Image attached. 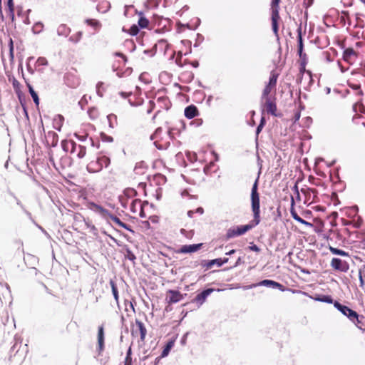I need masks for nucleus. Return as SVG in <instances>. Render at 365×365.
I'll return each instance as SVG.
<instances>
[{"label": "nucleus", "mask_w": 365, "mask_h": 365, "mask_svg": "<svg viewBox=\"0 0 365 365\" xmlns=\"http://www.w3.org/2000/svg\"><path fill=\"white\" fill-rule=\"evenodd\" d=\"M139 26L133 24L129 29V34L132 36H136L139 32Z\"/></svg>", "instance_id": "37998d69"}, {"label": "nucleus", "mask_w": 365, "mask_h": 365, "mask_svg": "<svg viewBox=\"0 0 365 365\" xmlns=\"http://www.w3.org/2000/svg\"><path fill=\"white\" fill-rule=\"evenodd\" d=\"M139 170H140V168L135 167V169H134L135 174H139V172H138Z\"/></svg>", "instance_id": "338daca9"}, {"label": "nucleus", "mask_w": 365, "mask_h": 365, "mask_svg": "<svg viewBox=\"0 0 365 365\" xmlns=\"http://www.w3.org/2000/svg\"><path fill=\"white\" fill-rule=\"evenodd\" d=\"M258 180H256L251 192V207L253 212V220L248 225L237 226L229 229L225 235L227 240L244 235L260 222L259 194L257 191Z\"/></svg>", "instance_id": "f257e3e1"}, {"label": "nucleus", "mask_w": 365, "mask_h": 365, "mask_svg": "<svg viewBox=\"0 0 365 365\" xmlns=\"http://www.w3.org/2000/svg\"><path fill=\"white\" fill-rule=\"evenodd\" d=\"M162 128H158L155 133L151 135V139L152 140H154V144L155 145V146L159 148V149H161L162 147L161 145L159 144V141H158V139L160 138V135L162 133Z\"/></svg>", "instance_id": "c85d7f7f"}, {"label": "nucleus", "mask_w": 365, "mask_h": 365, "mask_svg": "<svg viewBox=\"0 0 365 365\" xmlns=\"http://www.w3.org/2000/svg\"><path fill=\"white\" fill-rule=\"evenodd\" d=\"M235 252H236L235 250H232L229 251L228 252H227L226 255H231L234 254Z\"/></svg>", "instance_id": "69168bd1"}, {"label": "nucleus", "mask_w": 365, "mask_h": 365, "mask_svg": "<svg viewBox=\"0 0 365 365\" xmlns=\"http://www.w3.org/2000/svg\"><path fill=\"white\" fill-rule=\"evenodd\" d=\"M185 116L188 119H192L199 114L197 108L194 105H190L185 109Z\"/></svg>", "instance_id": "b1692460"}, {"label": "nucleus", "mask_w": 365, "mask_h": 365, "mask_svg": "<svg viewBox=\"0 0 365 365\" xmlns=\"http://www.w3.org/2000/svg\"><path fill=\"white\" fill-rule=\"evenodd\" d=\"M98 351L99 354H101L105 348L104 345V327L103 325L98 327Z\"/></svg>", "instance_id": "412c9836"}, {"label": "nucleus", "mask_w": 365, "mask_h": 365, "mask_svg": "<svg viewBox=\"0 0 365 365\" xmlns=\"http://www.w3.org/2000/svg\"><path fill=\"white\" fill-rule=\"evenodd\" d=\"M138 26L141 29L148 28L149 26V21L144 16H141L138 22Z\"/></svg>", "instance_id": "c9c22d12"}, {"label": "nucleus", "mask_w": 365, "mask_h": 365, "mask_svg": "<svg viewBox=\"0 0 365 365\" xmlns=\"http://www.w3.org/2000/svg\"><path fill=\"white\" fill-rule=\"evenodd\" d=\"M155 46H158L160 48H165V49H168L169 47V44L166 40L161 39L158 41V43L155 45Z\"/></svg>", "instance_id": "c03bdc74"}, {"label": "nucleus", "mask_w": 365, "mask_h": 365, "mask_svg": "<svg viewBox=\"0 0 365 365\" xmlns=\"http://www.w3.org/2000/svg\"><path fill=\"white\" fill-rule=\"evenodd\" d=\"M294 204H295V200L293 196L291 197V207H290V213L292 217L298 222L304 225L307 227H312L313 225L310 222H307L302 217H300L298 214L297 213L295 209H294Z\"/></svg>", "instance_id": "f3484780"}, {"label": "nucleus", "mask_w": 365, "mask_h": 365, "mask_svg": "<svg viewBox=\"0 0 365 365\" xmlns=\"http://www.w3.org/2000/svg\"><path fill=\"white\" fill-rule=\"evenodd\" d=\"M183 299V295L177 290L169 289L167 291L165 300L169 304L179 302Z\"/></svg>", "instance_id": "ddd939ff"}, {"label": "nucleus", "mask_w": 365, "mask_h": 365, "mask_svg": "<svg viewBox=\"0 0 365 365\" xmlns=\"http://www.w3.org/2000/svg\"><path fill=\"white\" fill-rule=\"evenodd\" d=\"M86 23L88 26H93V27H99L101 26L100 22L98 20L93 19H86Z\"/></svg>", "instance_id": "ea45409f"}, {"label": "nucleus", "mask_w": 365, "mask_h": 365, "mask_svg": "<svg viewBox=\"0 0 365 365\" xmlns=\"http://www.w3.org/2000/svg\"><path fill=\"white\" fill-rule=\"evenodd\" d=\"M331 267L334 269L346 272L349 269V264L339 258H333L331 261Z\"/></svg>", "instance_id": "4468645a"}, {"label": "nucleus", "mask_w": 365, "mask_h": 365, "mask_svg": "<svg viewBox=\"0 0 365 365\" xmlns=\"http://www.w3.org/2000/svg\"><path fill=\"white\" fill-rule=\"evenodd\" d=\"M148 202H142L140 199H135L130 203V210L133 214H138L140 217H145L146 215L144 212V206L147 205Z\"/></svg>", "instance_id": "9b49d317"}, {"label": "nucleus", "mask_w": 365, "mask_h": 365, "mask_svg": "<svg viewBox=\"0 0 365 365\" xmlns=\"http://www.w3.org/2000/svg\"><path fill=\"white\" fill-rule=\"evenodd\" d=\"M123 365H133V359H132V349L130 346L127 351L126 356L124 360Z\"/></svg>", "instance_id": "f704fd0d"}, {"label": "nucleus", "mask_w": 365, "mask_h": 365, "mask_svg": "<svg viewBox=\"0 0 365 365\" xmlns=\"http://www.w3.org/2000/svg\"><path fill=\"white\" fill-rule=\"evenodd\" d=\"M7 5H8L9 10V13H10L12 19H14V6L13 0H8Z\"/></svg>", "instance_id": "a18cd8bd"}, {"label": "nucleus", "mask_w": 365, "mask_h": 365, "mask_svg": "<svg viewBox=\"0 0 365 365\" xmlns=\"http://www.w3.org/2000/svg\"><path fill=\"white\" fill-rule=\"evenodd\" d=\"M363 220L360 217H358L357 220H353L352 221H349V224H353L355 227H360L362 225ZM346 225H348L346 223Z\"/></svg>", "instance_id": "a19ab883"}, {"label": "nucleus", "mask_w": 365, "mask_h": 365, "mask_svg": "<svg viewBox=\"0 0 365 365\" xmlns=\"http://www.w3.org/2000/svg\"><path fill=\"white\" fill-rule=\"evenodd\" d=\"M109 123V126L112 128L122 127L124 124L123 120L118 119V116L115 114H109L107 115Z\"/></svg>", "instance_id": "aec40b11"}, {"label": "nucleus", "mask_w": 365, "mask_h": 365, "mask_svg": "<svg viewBox=\"0 0 365 365\" xmlns=\"http://www.w3.org/2000/svg\"><path fill=\"white\" fill-rule=\"evenodd\" d=\"M44 26L41 22H36L34 24L32 27V31L35 34H38L41 33L43 30Z\"/></svg>", "instance_id": "72a5a7b5"}, {"label": "nucleus", "mask_w": 365, "mask_h": 365, "mask_svg": "<svg viewBox=\"0 0 365 365\" xmlns=\"http://www.w3.org/2000/svg\"><path fill=\"white\" fill-rule=\"evenodd\" d=\"M297 33L298 47H304L301 28L298 29Z\"/></svg>", "instance_id": "8fccbe9b"}, {"label": "nucleus", "mask_w": 365, "mask_h": 365, "mask_svg": "<svg viewBox=\"0 0 365 365\" xmlns=\"http://www.w3.org/2000/svg\"><path fill=\"white\" fill-rule=\"evenodd\" d=\"M12 86L16 93L19 95L21 93V83L16 78H14L12 80Z\"/></svg>", "instance_id": "4c0bfd02"}, {"label": "nucleus", "mask_w": 365, "mask_h": 365, "mask_svg": "<svg viewBox=\"0 0 365 365\" xmlns=\"http://www.w3.org/2000/svg\"><path fill=\"white\" fill-rule=\"evenodd\" d=\"M357 57V52L352 48H347L343 52V60L349 64H353Z\"/></svg>", "instance_id": "2eb2a0df"}, {"label": "nucleus", "mask_w": 365, "mask_h": 365, "mask_svg": "<svg viewBox=\"0 0 365 365\" xmlns=\"http://www.w3.org/2000/svg\"><path fill=\"white\" fill-rule=\"evenodd\" d=\"M228 260H229V259L227 257H225L223 259H221V266L223 264H225V263L228 262Z\"/></svg>", "instance_id": "052dcab7"}, {"label": "nucleus", "mask_w": 365, "mask_h": 365, "mask_svg": "<svg viewBox=\"0 0 365 365\" xmlns=\"http://www.w3.org/2000/svg\"><path fill=\"white\" fill-rule=\"evenodd\" d=\"M88 134L80 135L78 133H75V136L81 141H86L88 138Z\"/></svg>", "instance_id": "5fc2aeb1"}, {"label": "nucleus", "mask_w": 365, "mask_h": 365, "mask_svg": "<svg viewBox=\"0 0 365 365\" xmlns=\"http://www.w3.org/2000/svg\"><path fill=\"white\" fill-rule=\"evenodd\" d=\"M264 124H265V118H264V117H262V118L260 120V123L257 128V130H256L257 134H259L261 132Z\"/></svg>", "instance_id": "3c124183"}, {"label": "nucleus", "mask_w": 365, "mask_h": 365, "mask_svg": "<svg viewBox=\"0 0 365 365\" xmlns=\"http://www.w3.org/2000/svg\"><path fill=\"white\" fill-rule=\"evenodd\" d=\"M262 112L266 111L268 114L273 116H280L277 113V106L276 103V97L261 99Z\"/></svg>", "instance_id": "6e6552de"}, {"label": "nucleus", "mask_w": 365, "mask_h": 365, "mask_svg": "<svg viewBox=\"0 0 365 365\" xmlns=\"http://www.w3.org/2000/svg\"><path fill=\"white\" fill-rule=\"evenodd\" d=\"M196 212V213H199L200 215H202L203 212H204V210L202 207H198L197 208L195 211L194 210H190L187 212V215L190 217H192L193 216V214Z\"/></svg>", "instance_id": "09e8293b"}, {"label": "nucleus", "mask_w": 365, "mask_h": 365, "mask_svg": "<svg viewBox=\"0 0 365 365\" xmlns=\"http://www.w3.org/2000/svg\"><path fill=\"white\" fill-rule=\"evenodd\" d=\"M202 245V243L182 245L178 251V253L186 254L195 252L200 250Z\"/></svg>", "instance_id": "a211bd4d"}, {"label": "nucleus", "mask_w": 365, "mask_h": 365, "mask_svg": "<svg viewBox=\"0 0 365 365\" xmlns=\"http://www.w3.org/2000/svg\"><path fill=\"white\" fill-rule=\"evenodd\" d=\"M38 62L41 65H44L46 63V60L44 58H39Z\"/></svg>", "instance_id": "13d9d810"}, {"label": "nucleus", "mask_w": 365, "mask_h": 365, "mask_svg": "<svg viewBox=\"0 0 365 365\" xmlns=\"http://www.w3.org/2000/svg\"><path fill=\"white\" fill-rule=\"evenodd\" d=\"M192 65L194 66V67H197L199 63L197 61H195L193 63H192Z\"/></svg>", "instance_id": "774afa93"}, {"label": "nucleus", "mask_w": 365, "mask_h": 365, "mask_svg": "<svg viewBox=\"0 0 365 365\" xmlns=\"http://www.w3.org/2000/svg\"><path fill=\"white\" fill-rule=\"evenodd\" d=\"M272 29L276 36H278L279 21H280L279 11H271Z\"/></svg>", "instance_id": "6ab92c4d"}, {"label": "nucleus", "mask_w": 365, "mask_h": 365, "mask_svg": "<svg viewBox=\"0 0 365 365\" xmlns=\"http://www.w3.org/2000/svg\"><path fill=\"white\" fill-rule=\"evenodd\" d=\"M87 207L96 212L101 214L103 217L109 218L120 227L130 230L125 223L123 222L118 217L111 214L108 210L103 208L102 206L94 202H89L87 203Z\"/></svg>", "instance_id": "7ed1b4c3"}, {"label": "nucleus", "mask_w": 365, "mask_h": 365, "mask_svg": "<svg viewBox=\"0 0 365 365\" xmlns=\"http://www.w3.org/2000/svg\"><path fill=\"white\" fill-rule=\"evenodd\" d=\"M76 64L77 61H74L72 65L67 66L63 78L64 84L71 88H76L81 84V77L75 66Z\"/></svg>", "instance_id": "f03ea898"}, {"label": "nucleus", "mask_w": 365, "mask_h": 365, "mask_svg": "<svg viewBox=\"0 0 365 365\" xmlns=\"http://www.w3.org/2000/svg\"><path fill=\"white\" fill-rule=\"evenodd\" d=\"M334 306L352 322L355 323L356 324L361 323V321L359 319V315L356 312L352 310L345 305H342L337 301L334 302Z\"/></svg>", "instance_id": "0eeeda50"}, {"label": "nucleus", "mask_w": 365, "mask_h": 365, "mask_svg": "<svg viewBox=\"0 0 365 365\" xmlns=\"http://www.w3.org/2000/svg\"><path fill=\"white\" fill-rule=\"evenodd\" d=\"M66 332L68 334H73L78 330V324L76 321H71L66 327Z\"/></svg>", "instance_id": "a878e982"}, {"label": "nucleus", "mask_w": 365, "mask_h": 365, "mask_svg": "<svg viewBox=\"0 0 365 365\" xmlns=\"http://www.w3.org/2000/svg\"><path fill=\"white\" fill-rule=\"evenodd\" d=\"M26 85L29 88V91L34 100V102L38 106L39 104V98L37 93L34 91L33 87L29 83H26Z\"/></svg>", "instance_id": "7c9ffc66"}, {"label": "nucleus", "mask_w": 365, "mask_h": 365, "mask_svg": "<svg viewBox=\"0 0 365 365\" xmlns=\"http://www.w3.org/2000/svg\"><path fill=\"white\" fill-rule=\"evenodd\" d=\"M62 146L64 150H70L72 154L76 155L78 158H83L86 155V148L83 145L77 144L72 140L62 142Z\"/></svg>", "instance_id": "39448f33"}, {"label": "nucleus", "mask_w": 365, "mask_h": 365, "mask_svg": "<svg viewBox=\"0 0 365 365\" xmlns=\"http://www.w3.org/2000/svg\"><path fill=\"white\" fill-rule=\"evenodd\" d=\"M115 56H119V57L122 58L123 59L124 62L127 61V57L123 53H122L116 52L115 53Z\"/></svg>", "instance_id": "4d7b16f0"}, {"label": "nucleus", "mask_w": 365, "mask_h": 365, "mask_svg": "<svg viewBox=\"0 0 365 365\" xmlns=\"http://www.w3.org/2000/svg\"><path fill=\"white\" fill-rule=\"evenodd\" d=\"M202 265L206 269H210L214 265H217V267H221V258H217L209 261H205L202 263Z\"/></svg>", "instance_id": "bb28decb"}, {"label": "nucleus", "mask_w": 365, "mask_h": 365, "mask_svg": "<svg viewBox=\"0 0 365 365\" xmlns=\"http://www.w3.org/2000/svg\"><path fill=\"white\" fill-rule=\"evenodd\" d=\"M300 118V113L299 112H297L294 115V118H295V120H299Z\"/></svg>", "instance_id": "680f3d73"}, {"label": "nucleus", "mask_w": 365, "mask_h": 365, "mask_svg": "<svg viewBox=\"0 0 365 365\" xmlns=\"http://www.w3.org/2000/svg\"><path fill=\"white\" fill-rule=\"evenodd\" d=\"M46 140L49 145L55 147L58 142V135L56 132L51 130L46 135Z\"/></svg>", "instance_id": "4be33fe9"}, {"label": "nucleus", "mask_w": 365, "mask_h": 365, "mask_svg": "<svg viewBox=\"0 0 365 365\" xmlns=\"http://www.w3.org/2000/svg\"><path fill=\"white\" fill-rule=\"evenodd\" d=\"M88 114L90 118L93 121L99 120L101 117V113L99 109L96 107L89 108L88 110Z\"/></svg>", "instance_id": "393cba45"}, {"label": "nucleus", "mask_w": 365, "mask_h": 365, "mask_svg": "<svg viewBox=\"0 0 365 365\" xmlns=\"http://www.w3.org/2000/svg\"><path fill=\"white\" fill-rule=\"evenodd\" d=\"M174 345V342L173 341H168L166 345L165 346L163 351H162V354H161V357H165L168 355L170 349H172V347Z\"/></svg>", "instance_id": "473e14b6"}, {"label": "nucleus", "mask_w": 365, "mask_h": 365, "mask_svg": "<svg viewBox=\"0 0 365 365\" xmlns=\"http://www.w3.org/2000/svg\"><path fill=\"white\" fill-rule=\"evenodd\" d=\"M154 178L159 182V183H165L166 182V178L165 175L162 174H156L154 176Z\"/></svg>", "instance_id": "49530a36"}, {"label": "nucleus", "mask_w": 365, "mask_h": 365, "mask_svg": "<svg viewBox=\"0 0 365 365\" xmlns=\"http://www.w3.org/2000/svg\"><path fill=\"white\" fill-rule=\"evenodd\" d=\"M298 54L300 58H302V57H306V53H303V47H298Z\"/></svg>", "instance_id": "6e6d98bb"}, {"label": "nucleus", "mask_w": 365, "mask_h": 365, "mask_svg": "<svg viewBox=\"0 0 365 365\" xmlns=\"http://www.w3.org/2000/svg\"><path fill=\"white\" fill-rule=\"evenodd\" d=\"M110 164V159L109 158L102 155L98 158H97L94 160H91L88 165H87V170L89 173H98L100 172L103 168H106Z\"/></svg>", "instance_id": "423d86ee"}, {"label": "nucleus", "mask_w": 365, "mask_h": 365, "mask_svg": "<svg viewBox=\"0 0 365 365\" xmlns=\"http://www.w3.org/2000/svg\"><path fill=\"white\" fill-rule=\"evenodd\" d=\"M318 300L320 302H327V303H329V304L333 303V299H332L331 297L329 296V295H324L322 297L319 298Z\"/></svg>", "instance_id": "de8ad7c7"}, {"label": "nucleus", "mask_w": 365, "mask_h": 365, "mask_svg": "<svg viewBox=\"0 0 365 365\" xmlns=\"http://www.w3.org/2000/svg\"><path fill=\"white\" fill-rule=\"evenodd\" d=\"M305 67H306V66H303V65L300 64L299 71L301 73H304L305 71Z\"/></svg>", "instance_id": "e2e57ef3"}, {"label": "nucleus", "mask_w": 365, "mask_h": 365, "mask_svg": "<svg viewBox=\"0 0 365 365\" xmlns=\"http://www.w3.org/2000/svg\"><path fill=\"white\" fill-rule=\"evenodd\" d=\"M256 286H267V287H271L272 288H278L281 290H283V285H282L279 282H277L275 281L270 280V279H264V280L261 281L259 283H258L257 284L253 285V287H256Z\"/></svg>", "instance_id": "5701e85b"}, {"label": "nucleus", "mask_w": 365, "mask_h": 365, "mask_svg": "<svg viewBox=\"0 0 365 365\" xmlns=\"http://www.w3.org/2000/svg\"><path fill=\"white\" fill-rule=\"evenodd\" d=\"M110 287H111L112 293L113 294L116 303L118 304L119 295H118V288H117L116 284L115 283L114 281L110 280Z\"/></svg>", "instance_id": "2f4dec72"}, {"label": "nucleus", "mask_w": 365, "mask_h": 365, "mask_svg": "<svg viewBox=\"0 0 365 365\" xmlns=\"http://www.w3.org/2000/svg\"><path fill=\"white\" fill-rule=\"evenodd\" d=\"M301 193L303 195L304 204L309 205L319 200L318 192L316 189L309 187L302 188Z\"/></svg>", "instance_id": "1a4fd4ad"}, {"label": "nucleus", "mask_w": 365, "mask_h": 365, "mask_svg": "<svg viewBox=\"0 0 365 365\" xmlns=\"http://www.w3.org/2000/svg\"><path fill=\"white\" fill-rule=\"evenodd\" d=\"M295 188H296V197H294V200H297V201L303 200V198H302L303 195H302V193L299 192L297 185L295 186Z\"/></svg>", "instance_id": "864d4df0"}, {"label": "nucleus", "mask_w": 365, "mask_h": 365, "mask_svg": "<svg viewBox=\"0 0 365 365\" xmlns=\"http://www.w3.org/2000/svg\"><path fill=\"white\" fill-rule=\"evenodd\" d=\"M9 56L11 59L12 60L14 57V42L11 38H9Z\"/></svg>", "instance_id": "79ce46f5"}, {"label": "nucleus", "mask_w": 365, "mask_h": 365, "mask_svg": "<svg viewBox=\"0 0 365 365\" xmlns=\"http://www.w3.org/2000/svg\"><path fill=\"white\" fill-rule=\"evenodd\" d=\"M279 73L276 70L270 72L269 81L265 85L261 96V99L269 98L275 96L276 87Z\"/></svg>", "instance_id": "20e7f679"}, {"label": "nucleus", "mask_w": 365, "mask_h": 365, "mask_svg": "<svg viewBox=\"0 0 365 365\" xmlns=\"http://www.w3.org/2000/svg\"><path fill=\"white\" fill-rule=\"evenodd\" d=\"M213 292L214 289L212 288L203 290L195 296L192 302L197 304L198 307L201 306L205 302L207 297Z\"/></svg>", "instance_id": "dca6fc26"}, {"label": "nucleus", "mask_w": 365, "mask_h": 365, "mask_svg": "<svg viewBox=\"0 0 365 365\" xmlns=\"http://www.w3.org/2000/svg\"><path fill=\"white\" fill-rule=\"evenodd\" d=\"M110 8V4L109 1L103 0L101 1L97 6V9L101 13H105L108 11Z\"/></svg>", "instance_id": "cd10ccee"}, {"label": "nucleus", "mask_w": 365, "mask_h": 365, "mask_svg": "<svg viewBox=\"0 0 365 365\" xmlns=\"http://www.w3.org/2000/svg\"><path fill=\"white\" fill-rule=\"evenodd\" d=\"M248 249L250 251H253L255 252H259L261 251L260 248L256 245H255L253 242L250 243V245L248 247Z\"/></svg>", "instance_id": "603ef678"}, {"label": "nucleus", "mask_w": 365, "mask_h": 365, "mask_svg": "<svg viewBox=\"0 0 365 365\" xmlns=\"http://www.w3.org/2000/svg\"><path fill=\"white\" fill-rule=\"evenodd\" d=\"M281 0H272L271 11H279V4Z\"/></svg>", "instance_id": "58836bf2"}, {"label": "nucleus", "mask_w": 365, "mask_h": 365, "mask_svg": "<svg viewBox=\"0 0 365 365\" xmlns=\"http://www.w3.org/2000/svg\"><path fill=\"white\" fill-rule=\"evenodd\" d=\"M147 330L145 327L144 324L138 320H135V327H133L131 329V334L133 336L136 337L140 336V341H144L145 339Z\"/></svg>", "instance_id": "f8f14e48"}, {"label": "nucleus", "mask_w": 365, "mask_h": 365, "mask_svg": "<svg viewBox=\"0 0 365 365\" xmlns=\"http://www.w3.org/2000/svg\"><path fill=\"white\" fill-rule=\"evenodd\" d=\"M82 36H83L82 32L81 31H78L76 34H72L70 36L69 39H70L71 41H72L73 43H77V42H78L81 39Z\"/></svg>", "instance_id": "e433bc0d"}, {"label": "nucleus", "mask_w": 365, "mask_h": 365, "mask_svg": "<svg viewBox=\"0 0 365 365\" xmlns=\"http://www.w3.org/2000/svg\"><path fill=\"white\" fill-rule=\"evenodd\" d=\"M240 262H241V258H240V257H239V258L237 259V262H235V264L234 267H237V265H239V264H240Z\"/></svg>", "instance_id": "0e129e2a"}, {"label": "nucleus", "mask_w": 365, "mask_h": 365, "mask_svg": "<svg viewBox=\"0 0 365 365\" xmlns=\"http://www.w3.org/2000/svg\"><path fill=\"white\" fill-rule=\"evenodd\" d=\"M73 219L74 221L73 223V227L75 230L81 232L82 225H84L85 226H87L91 230V231L93 232L95 235L97 234V229L95 225L89 224V222L86 221V220L80 214L74 215Z\"/></svg>", "instance_id": "9d476101"}, {"label": "nucleus", "mask_w": 365, "mask_h": 365, "mask_svg": "<svg viewBox=\"0 0 365 365\" xmlns=\"http://www.w3.org/2000/svg\"><path fill=\"white\" fill-rule=\"evenodd\" d=\"M329 250L333 255H340V256H343V257H349V255L348 252H346L342 250L335 248L329 245Z\"/></svg>", "instance_id": "c756f323"}, {"label": "nucleus", "mask_w": 365, "mask_h": 365, "mask_svg": "<svg viewBox=\"0 0 365 365\" xmlns=\"http://www.w3.org/2000/svg\"><path fill=\"white\" fill-rule=\"evenodd\" d=\"M300 64L301 65H303V66H306L307 64V56L306 57H302V58H300Z\"/></svg>", "instance_id": "bf43d9fd"}]
</instances>
